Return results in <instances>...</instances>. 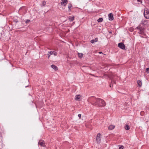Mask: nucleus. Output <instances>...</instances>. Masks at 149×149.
I'll use <instances>...</instances> for the list:
<instances>
[{"mask_svg":"<svg viewBox=\"0 0 149 149\" xmlns=\"http://www.w3.org/2000/svg\"><path fill=\"white\" fill-rule=\"evenodd\" d=\"M30 20L27 19L26 21L25 22L26 23H29V22H30Z\"/></svg>","mask_w":149,"mask_h":149,"instance_id":"nucleus-25","label":"nucleus"},{"mask_svg":"<svg viewBox=\"0 0 149 149\" xmlns=\"http://www.w3.org/2000/svg\"><path fill=\"white\" fill-rule=\"evenodd\" d=\"M148 21L146 20L142 21L141 24L143 25H146L147 24Z\"/></svg>","mask_w":149,"mask_h":149,"instance_id":"nucleus-9","label":"nucleus"},{"mask_svg":"<svg viewBox=\"0 0 149 149\" xmlns=\"http://www.w3.org/2000/svg\"><path fill=\"white\" fill-rule=\"evenodd\" d=\"M110 33H111V32H110Z\"/></svg>","mask_w":149,"mask_h":149,"instance_id":"nucleus-35","label":"nucleus"},{"mask_svg":"<svg viewBox=\"0 0 149 149\" xmlns=\"http://www.w3.org/2000/svg\"><path fill=\"white\" fill-rule=\"evenodd\" d=\"M118 46L122 49H125V46L122 42H120L118 44Z\"/></svg>","mask_w":149,"mask_h":149,"instance_id":"nucleus-5","label":"nucleus"},{"mask_svg":"<svg viewBox=\"0 0 149 149\" xmlns=\"http://www.w3.org/2000/svg\"><path fill=\"white\" fill-rule=\"evenodd\" d=\"M51 67L54 70H55L56 71L57 70H58V68L56 66V65H51Z\"/></svg>","mask_w":149,"mask_h":149,"instance_id":"nucleus-11","label":"nucleus"},{"mask_svg":"<svg viewBox=\"0 0 149 149\" xmlns=\"http://www.w3.org/2000/svg\"><path fill=\"white\" fill-rule=\"evenodd\" d=\"M99 54H101V53H102V52H99Z\"/></svg>","mask_w":149,"mask_h":149,"instance_id":"nucleus-31","label":"nucleus"},{"mask_svg":"<svg viewBox=\"0 0 149 149\" xmlns=\"http://www.w3.org/2000/svg\"><path fill=\"white\" fill-rule=\"evenodd\" d=\"M109 19L110 21H112L113 19V16L112 13H110L108 14Z\"/></svg>","mask_w":149,"mask_h":149,"instance_id":"nucleus-6","label":"nucleus"},{"mask_svg":"<svg viewBox=\"0 0 149 149\" xmlns=\"http://www.w3.org/2000/svg\"><path fill=\"white\" fill-rule=\"evenodd\" d=\"M72 7V5L71 4H69L68 5V8L69 11H70V10H71L70 8Z\"/></svg>","mask_w":149,"mask_h":149,"instance_id":"nucleus-18","label":"nucleus"},{"mask_svg":"<svg viewBox=\"0 0 149 149\" xmlns=\"http://www.w3.org/2000/svg\"><path fill=\"white\" fill-rule=\"evenodd\" d=\"M46 4V2L43 1L42 2V4L41 5V6H44Z\"/></svg>","mask_w":149,"mask_h":149,"instance_id":"nucleus-21","label":"nucleus"},{"mask_svg":"<svg viewBox=\"0 0 149 149\" xmlns=\"http://www.w3.org/2000/svg\"><path fill=\"white\" fill-rule=\"evenodd\" d=\"M89 100L92 104L94 106L102 107L106 105L104 101L100 98H96L93 97L90 98Z\"/></svg>","mask_w":149,"mask_h":149,"instance_id":"nucleus-1","label":"nucleus"},{"mask_svg":"<svg viewBox=\"0 0 149 149\" xmlns=\"http://www.w3.org/2000/svg\"><path fill=\"white\" fill-rule=\"evenodd\" d=\"M50 54L49 53H48V54H47V56H48V58H49L50 56Z\"/></svg>","mask_w":149,"mask_h":149,"instance_id":"nucleus-29","label":"nucleus"},{"mask_svg":"<svg viewBox=\"0 0 149 149\" xmlns=\"http://www.w3.org/2000/svg\"><path fill=\"white\" fill-rule=\"evenodd\" d=\"M137 1L139 2H141V3H142V0H137Z\"/></svg>","mask_w":149,"mask_h":149,"instance_id":"nucleus-28","label":"nucleus"},{"mask_svg":"<svg viewBox=\"0 0 149 149\" xmlns=\"http://www.w3.org/2000/svg\"><path fill=\"white\" fill-rule=\"evenodd\" d=\"M129 30L131 32H132L134 30V29L133 28L131 27V28H130L129 29Z\"/></svg>","mask_w":149,"mask_h":149,"instance_id":"nucleus-22","label":"nucleus"},{"mask_svg":"<svg viewBox=\"0 0 149 149\" xmlns=\"http://www.w3.org/2000/svg\"><path fill=\"white\" fill-rule=\"evenodd\" d=\"M78 116L79 117V119H80L81 118V114H79L78 115Z\"/></svg>","mask_w":149,"mask_h":149,"instance_id":"nucleus-30","label":"nucleus"},{"mask_svg":"<svg viewBox=\"0 0 149 149\" xmlns=\"http://www.w3.org/2000/svg\"><path fill=\"white\" fill-rule=\"evenodd\" d=\"M145 29V28L142 27L141 25H139L135 28V29L139 31L138 33L139 34L143 35H145V33L144 32Z\"/></svg>","mask_w":149,"mask_h":149,"instance_id":"nucleus-2","label":"nucleus"},{"mask_svg":"<svg viewBox=\"0 0 149 149\" xmlns=\"http://www.w3.org/2000/svg\"><path fill=\"white\" fill-rule=\"evenodd\" d=\"M83 54L81 53H78V56L80 58H81L83 56Z\"/></svg>","mask_w":149,"mask_h":149,"instance_id":"nucleus-20","label":"nucleus"},{"mask_svg":"<svg viewBox=\"0 0 149 149\" xmlns=\"http://www.w3.org/2000/svg\"><path fill=\"white\" fill-rule=\"evenodd\" d=\"M62 2L61 3V5L65 6L68 3V0H61Z\"/></svg>","mask_w":149,"mask_h":149,"instance_id":"nucleus-7","label":"nucleus"},{"mask_svg":"<svg viewBox=\"0 0 149 149\" xmlns=\"http://www.w3.org/2000/svg\"><path fill=\"white\" fill-rule=\"evenodd\" d=\"M53 54H54V56H56L57 55V53L56 52H54V53Z\"/></svg>","mask_w":149,"mask_h":149,"instance_id":"nucleus-27","label":"nucleus"},{"mask_svg":"<svg viewBox=\"0 0 149 149\" xmlns=\"http://www.w3.org/2000/svg\"><path fill=\"white\" fill-rule=\"evenodd\" d=\"M98 39L97 38H96L95 39H93L91 41V42L92 43H93L95 42H97L98 41Z\"/></svg>","mask_w":149,"mask_h":149,"instance_id":"nucleus-13","label":"nucleus"},{"mask_svg":"<svg viewBox=\"0 0 149 149\" xmlns=\"http://www.w3.org/2000/svg\"><path fill=\"white\" fill-rule=\"evenodd\" d=\"M115 126L113 125H111L109 126L108 129L109 130H111L115 128Z\"/></svg>","mask_w":149,"mask_h":149,"instance_id":"nucleus-12","label":"nucleus"},{"mask_svg":"<svg viewBox=\"0 0 149 149\" xmlns=\"http://www.w3.org/2000/svg\"><path fill=\"white\" fill-rule=\"evenodd\" d=\"M137 83L139 86H141L142 84L141 81L139 80H138L137 81Z\"/></svg>","mask_w":149,"mask_h":149,"instance_id":"nucleus-16","label":"nucleus"},{"mask_svg":"<svg viewBox=\"0 0 149 149\" xmlns=\"http://www.w3.org/2000/svg\"><path fill=\"white\" fill-rule=\"evenodd\" d=\"M103 21V19L102 18H100L97 20V21L98 22H102Z\"/></svg>","mask_w":149,"mask_h":149,"instance_id":"nucleus-19","label":"nucleus"},{"mask_svg":"<svg viewBox=\"0 0 149 149\" xmlns=\"http://www.w3.org/2000/svg\"><path fill=\"white\" fill-rule=\"evenodd\" d=\"M81 97L80 95H77L75 96V100L77 101H80Z\"/></svg>","mask_w":149,"mask_h":149,"instance_id":"nucleus-10","label":"nucleus"},{"mask_svg":"<svg viewBox=\"0 0 149 149\" xmlns=\"http://www.w3.org/2000/svg\"><path fill=\"white\" fill-rule=\"evenodd\" d=\"M69 19L70 21H72L74 19V16H70L69 18Z\"/></svg>","mask_w":149,"mask_h":149,"instance_id":"nucleus-15","label":"nucleus"},{"mask_svg":"<svg viewBox=\"0 0 149 149\" xmlns=\"http://www.w3.org/2000/svg\"><path fill=\"white\" fill-rule=\"evenodd\" d=\"M111 84L110 85V87H111V86H113V84H115V81H114L113 79V78L111 77Z\"/></svg>","mask_w":149,"mask_h":149,"instance_id":"nucleus-14","label":"nucleus"},{"mask_svg":"<svg viewBox=\"0 0 149 149\" xmlns=\"http://www.w3.org/2000/svg\"><path fill=\"white\" fill-rule=\"evenodd\" d=\"M44 141L42 140H40L38 143V145H40L42 146H44Z\"/></svg>","mask_w":149,"mask_h":149,"instance_id":"nucleus-8","label":"nucleus"},{"mask_svg":"<svg viewBox=\"0 0 149 149\" xmlns=\"http://www.w3.org/2000/svg\"><path fill=\"white\" fill-rule=\"evenodd\" d=\"M125 129L126 130H129L130 129V127L127 125H126L125 127Z\"/></svg>","mask_w":149,"mask_h":149,"instance_id":"nucleus-17","label":"nucleus"},{"mask_svg":"<svg viewBox=\"0 0 149 149\" xmlns=\"http://www.w3.org/2000/svg\"><path fill=\"white\" fill-rule=\"evenodd\" d=\"M123 148L124 146H122L119 148V149H123Z\"/></svg>","mask_w":149,"mask_h":149,"instance_id":"nucleus-26","label":"nucleus"},{"mask_svg":"<svg viewBox=\"0 0 149 149\" xmlns=\"http://www.w3.org/2000/svg\"><path fill=\"white\" fill-rule=\"evenodd\" d=\"M143 14L145 18L148 19L149 18V10L148 9H144Z\"/></svg>","mask_w":149,"mask_h":149,"instance_id":"nucleus-3","label":"nucleus"},{"mask_svg":"<svg viewBox=\"0 0 149 149\" xmlns=\"http://www.w3.org/2000/svg\"><path fill=\"white\" fill-rule=\"evenodd\" d=\"M28 86H25V87H28Z\"/></svg>","mask_w":149,"mask_h":149,"instance_id":"nucleus-34","label":"nucleus"},{"mask_svg":"<svg viewBox=\"0 0 149 149\" xmlns=\"http://www.w3.org/2000/svg\"><path fill=\"white\" fill-rule=\"evenodd\" d=\"M21 8H20L19 10H20L21 9Z\"/></svg>","mask_w":149,"mask_h":149,"instance_id":"nucleus-33","label":"nucleus"},{"mask_svg":"<svg viewBox=\"0 0 149 149\" xmlns=\"http://www.w3.org/2000/svg\"><path fill=\"white\" fill-rule=\"evenodd\" d=\"M48 53L50 54H52L53 53H54V51H51L50 52H48Z\"/></svg>","mask_w":149,"mask_h":149,"instance_id":"nucleus-24","label":"nucleus"},{"mask_svg":"<svg viewBox=\"0 0 149 149\" xmlns=\"http://www.w3.org/2000/svg\"><path fill=\"white\" fill-rule=\"evenodd\" d=\"M101 135L100 133H98L97 135L96 141L97 143L98 144H99L100 143L101 140Z\"/></svg>","mask_w":149,"mask_h":149,"instance_id":"nucleus-4","label":"nucleus"},{"mask_svg":"<svg viewBox=\"0 0 149 149\" xmlns=\"http://www.w3.org/2000/svg\"><path fill=\"white\" fill-rule=\"evenodd\" d=\"M146 72L148 74L149 73V68H147L146 69Z\"/></svg>","mask_w":149,"mask_h":149,"instance_id":"nucleus-23","label":"nucleus"},{"mask_svg":"<svg viewBox=\"0 0 149 149\" xmlns=\"http://www.w3.org/2000/svg\"><path fill=\"white\" fill-rule=\"evenodd\" d=\"M15 22H17V21H15Z\"/></svg>","mask_w":149,"mask_h":149,"instance_id":"nucleus-32","label":"nucleus"}]
</instances>
